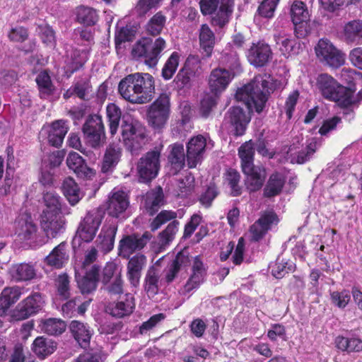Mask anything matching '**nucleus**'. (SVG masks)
I'll use <instances>...</instances> for the list:
<instances>
[{
  "mask_svg": "<svg viewBox=\"0 0 362 362\" xmlns=\"http://www.w3.org/2000/svg\"><path fill=\"white\" fill-rule=\"evenodd\" d=\"M100 269L95 264L88 269L85 276L81 279H77L78 286L83 294H88L94 291L99 281Z\"/></svg>",
  "mask_w": 362,
  "mask_h": 362,
  "instance_id": "obj_29",
  "label": "nucleus"
},
{
  "mask_svg": "<svg viewBox=\"0 0 362 362\" xmlns=\"http://www.w3.org/2000/svg\"><path fill=\"white\" fill-rule=\"evenodd\" d=\"M24 290V287L18 286L3 289L0 295V316L5 315L8 308L19 300Z\"/></svg>",
  "mask_w": 362,
  "mask_h": 362,
  "instance_id": "obj_28",
  "label": "nucleus"
},
{
  "mask_svg": "<svg viewBox=\"0 0 362 362\" xmlns=\"http://www.w3.org/2000/svg\"><path fill=\"white\" fill-rule=\"evenodd\" d=\"M44 303L42 294L34 292L18 304L14 316L18 320H25L38 313L42 309Z\"/></svg>",
  "mask_w": 362,
  "mask_h": 362,
  "instance_id": "obj_11",
  "label": "nucleus"
},
{
  "mask_svg": "<svg viewBox=\"0 0 362 362\" xmlns=\"http://www.w3.org/2000/svg\"><path fill=\"white\" fill-rule=\"evenodd\" d=\"M8 273L12 280L16 282L30 281L36 275L34 265L25 262L13 264Z\"/></svg>",
  "mask_w": 362,
  "mask_h": 362,
  "instance_id": "obj_30",
  "label": "nucleus"
},
{
  "mask_svg": "<svg viewBox=\"0 0 362 362\" xmlns=\"http://www.w3.org/2000/svg\"><path fill=\"white\" fill-rule=\"evenodd\" d=\"M199 44L206 57H209L215 45V35L207 24H203L199 29Z\"/></svg>",
  "mask_w": 362,
  "mask_h": 362,
  "instance_id": "obj_40",
  "label": "nucleus"
},
{
  "mask_svg": "<svg viewBox=\"0 0 362 362\" xmlns=\"http://www.w3.org/2000/svg\"><path fill=\"white\" fill-rule=\"evenodd\" d=\"M233 75L229 70L218 68L214 69L209 78L210 90L215 95L221 93L227 88Z\"/></svg>",
  "mask_w": 362,
  "mask_h": 362,
  "instance_id": "obj_21",
  "label": "nucleus"
},
{
  "mask_svg": "<svg viewBox=\"0 0 362 362\" xmlns=\"http://www.w3.org/2000/svg\"><path fill=\"white\" fill-rule=\"evenodd\" d=\"M141 124L134 120L130 116H124L122 118V123L121 125V134L122 140H125L126 139H129V136H132L136 130H137V136L141 135V130L138 129L139 126Z\"/></svg>",
  "mask_w": 362,
  "mask_h": 362,
  "instance_id": "obj_55",
  "label": "nucleus"
},
{
  "mask_svg": "<svg viewBox=\"0 0 362 362\" xmlns=\"http://www.w3.org/2000/svg\"><path fill=\"white\" fill-rule=\"evenodd\" d=\"M177 213L172 211L164 210L160 211L151 223V230L155 231L162 225L170 221L166 228L158 236V242L161 247L168 245L175 238L178 230L180 223L175 218Z\"/></svg>",
  "mask_w": 362,
  "mask_h": 362,
  "instance_id": "obj_7",
  "label": "nucleus"
},
{
  "mask_svg": "<svg viewBox=\"0 0 362 362\" xmlns=\"http://www.w3.org/2000/svg\"><path fill=\"white\" fill-rule=\"evenodd\" d=\"M274 39L284 56L288 57L291 54L298 53L297 41L284 30L276 32L274 35Z\"/></svg>",
  "mask_w": 362,
  "mask_h": 362,
  "instance_id": "obj_31",
  "label": "nucleus"
},
{
  "mask_svg": "<svg viewBox=\"0 0 362 362\" xmlns=\"http://www.w3.org/2000/svg\"><path fill=\"white\" fill-rule=\"evenodd\" d=\"M68 126L65 121L58 120L52 122L47 132V140L50 145L59 148L61 146L65 135L68 132Z\"/></svg>",
  "mask_w": 362,
  "mask_h": 362,
  "instance_id": "obj_32",
  "label": "nucleus"
},
{
  "mask_svg": "<svg viewBox=\"0 0 362 362\" xmlns=\"http://www.w3.org/2000/svg\"><path fill=\"white\" fill-rule=\"evenodd\" d=\"M40 226L45 234V239L54 238L65 230V221L60 214L42 212L40 216Z\"/></svg>",
  "mask_w": 362,
  "mask_h": 362,
  "instance_id": "obj_15",
  "label": "nucleus"
},
{
  "mask_svg": "<svg viewBox=\"0 0 362 362\" xmlns=\"http://www.w3.org/2000/svg\"><path fill=\"white\" fill-rule=\"evenodd\" d=\"M147 264V258L142 254H136L129 258L127 263V278L130 284L136 286L141 276V272Z\"/></svg>",
  "mask_w": 362,
  "mask_h": 362,
  "instance_id": "obj_26",
  "label": "nucleus"
},
{
  "mask_svg": "<svg viewBox=\"0 0 362 362\" xmlns=\"http://www.w3.org/2000/svg\"><path fill=\"white\" fill-rule=\"evenodd\" d=\"M279 1V0H264L258 7L259 15L267 18L273 17Z\"/></svg>",
  "mask_w": 362,
  "mask_h": 362,
  "instance_id": "obj_61",
  "label": "nucleus"
},
{
  "mask_svg": "<svg viewBox=\"0 0 362 362\" xmlns=\"http://www.w3.org/2000/svg\"><path fill=\"white\" fill-rule=\"evenodd\" d=\"M35 81L37 84L41 98L47 99L53 94L54 86L47 71H43L39 73Z\"/></svg>",
  "mask_w": 362,
  "mask_h": 362,
  "instance_id": "obj_48",
  "label": "nucleus"
},
{
  "mask_svg": "<svg viewBox=\"0 0 362 362\" xmlns=\"http://www.w3.org/2000/svg\"><path fill=\"white\" fill-rule=\"evenodd\" d=\"M82 131L86 143L93 148H99L105 141V127L102 117L90 115L83 125Z\"/></svg>",
  "mask_w": 362,
  "mask_h": 362,
  "instance_id": "obj_8",
  "label": "nucleus"
},
{
  "mask_svg": "<svg viewBox=\"0 0 362 362\" xmlns=\"http://www.w3.org/2000/svg\"><path fill=\"white\" fill-rule=\"evenodd\" d=\"M72 86L76 96L83 100L88 99V95L92 91V86L88 78H80L74 82Z\"/></svg>",
  "mask_w": 362,
  "mask_h": 362,
  "instance_id": "obj_58",
  "label": "nucleus"
},
{
  "mask_svg": "<svg viewBox=\"0 0 362 362\" xmlns=\"http://www.w3.org/2000/svg\"><path fill=\"white\" fill-rule=\"evenodd\" d=\"M317 59L332 68H339L344 64V54L327 39H320L315 47Z\"/></svg>",
  "mask_w": 362,
  "mask_h": 362,
  "instance_id": "obj_10",
  "label": "nucleus"
},
{
  "mask_svg": "<svg viewBox=\"0 0 362 362\" xmlns=\"http://www.w3.org/2000/svg\"><path fill=\"white\" fill-rule=\"evenodd\" d=\"M291 16L294 25L305 23L309 19L306 5L301 1H295L291 7Z\"/></svg>",
  "mask_w": 362,
  "mask_h": 362,
  "instance_id": "obj_49",
  "label": "nucleus"
},
{
  "mask_svg": "<svg viewBox=\"0 0 362 362\" xmlns=\"http://www.w3.org/2000/svg\"><path fill=\"white\" fill-rule=\"evenodd\" d=\"M134 308V298L127 293L121 300L110 303L106 306L105 311L114 317L122 318L132 314Z\"/></svg>",
  "mask_w": 362,
  "mask_h": 362,
  "instance_id": "obj_20",
  "label": "nucleus"
},
{
  "mask_svg": "<svg viewBox=\"0 0 362 362\" xmlns=\"http://www.w3.org/2000/svg\"><path fill=\"white\" fill-rule=\"evenodd\" d=\"M165 203L163 189L158 187L148 192L145 197L144 206L147 212L153 216Z\"/></svg>",
  "mask_w": 362,
  "mask_h": 362,
  "instance_id": "obj_35",
  "label": "nucleus"
},
{
  "mask_svg": "<svg viewBox=\"0 0 362 362\" xmlns=\"http://www.w3.org/2000/svg\"><path fill=\"white\" fill-rule=\"evenodd\" d=\"M168 161L174 173L180 171L185 165V155L184 146L180 144H174L171 146V150L168 156Z\"/></svg>",
  "mask_w": 362,
  "mask_h": 362,
  "instance_id": "obj_43",
  "label": "nucleus"
},
{
  "mask_svg": "<svg viewBox=\"0 0 362 362\" xmlns=\"http://www.w3.org/2000/svg\"><path fill=\"white\" fill-rule=\"evenodd\" d=\"M57 349V343L43 336L37 337L33 342L32 350L40 358H45Z\"/></svg>",
  "mask_w": 362,
  "mask_h": 362,
  "instance_id": "obj_34",
  "label": "nucleus"
},
{
  "mask_svg": "<svg viewBox=\"0 0 362 362\" xmlns=\"http://www.w3.org/2000/svg\"><path fill=\"white\" fill-rule=\"evenodd\" d=\"M234 0H221V5L211 15L213 26L223 28L229 23L233 12Z\"/></svg>",
  "mask_w": 362,
  "mask_h": 362,
  "instance_id": "obj_24",
  "label": "nucleus"
},
{
  "mask_svg": "<svg viewBox=\"0 0 362 362\" xmlns=\"http://www.w3.org/2000/svg\"><path fill=\"white\" fill-rule=\"evenodd\" d=\"M69 283V278L66 274L59 275L56 281L58 294L64 299L68 298L70 296Z\"/></svg>",
  "mask_w": 362,
  "mask_h": 362,
  "instance_id": "obj_63",
  "label": "nucleus"
},
{
  "mask_svg": "<svg viewBox=\"0 0 362 362\" xmlns=\"http://www.w3.org/2000/svg\"><path fill=\"white\" fill-rule=\"evenodd\" d=\"M316 86L326 99L339 102L346 107L353 103L350 90L339 84L328 74H320L317 76Z\"/></svg>",
  "mask_w": 362,
  "mask_h": 362,
  "instance_id": "obj_5",
  "label": "nucleus"
},
{
  "mask_svg": "<svg viewBox=\"0 0 362 362\" xmlns=\"http://www.w3.org/2000/svg\"><path fill=\"white\" fill-rule=\"evenodd\" d=\"M160 152L153 150L147 152L140 158L138 163V172L144 182H148L155 178L160 169Z\"/></svg>",
  "mask_w": 362,
  "mask_h": 362,
  "instance_id": "obj_12",
  "label": "nucleus"
},
{
  "mask_svg": "<svg viewBox=\"0 0 362 362\" xmlns=\"http://www.w3.org/2000/svg\"><path fill=\"white\" fill-rule=\"evenodd\" d=\"M19 236L21 239L29 240L30 243L39 245H42L47 242L45 237L39 234L37 225L30 221H25L21 225Z\"/></svg>",
  "mask_w": 362,
  "mask_h": 362,
  "instance_id": "obj_37",
  "label": "nucleus"
},
{
  "mask_svg": "<svg viewBox=\"0 0 362 362\" xmlns=\"http://www.w3.org/2000/svg\"><path fill=\"white\" fill-rule=\"evenodd\" d=\"M129 206L127 193L122 189H113L110 192L107 206L110 216L118 218L122 216Z\"/></svg>",
  "mask_w": 362,
  "mask_h": 362,
  "instance_id": "obj_17",
  "label": "nucleus"
},
{
  "mask_svg": "<svg viewBox=\"0 0 362 362\" xmlns=\"http://www.w3.org/2000/svg\"><path fill=\"white\" fill-rule=\"evenodd\" d=\"M199 67V62L197 58L188 57L173 80L175 87L178 89L190 87L191 77L196 74Z\"/></svg>",
  "mask_w": 362,
  "mask_h": 362,
  "instance_id": "obj_18",
  "label": "nucleus"
},
{
  "mask_svg": "<svg viewBox=\"0 0 362 362\" xmlns=\"http://www.w3.org/2000/svg\"><path fill=\"white\" fill-rule=\"evenodd\" d=\"M149 240L150 235L147 233L142 235L138 234L124 235L119 242V256L124 259H129L133 253L142 250Z\"/></svg>",
  "mask_w": 362,
  "mask_h": 362,
  "instance_id": "obj_13",
  "label": "nucleus"
},
{
  "mask_svg": "<svg viewBox=\"0 0 362 362\" xmlns=\"http://www.w3.org/2000/svg\"><path fill=\"white\" fill-rule=\"evenodd\" d=\"M43 200L45 208L42 212L49 214H60L62 212V199L53 189L44 192Z\"/></svg>",
  "mask_w": 362,
  "mask_h": 362,
  "instance_id": "obj_45",
  "label": "nucleus"
},
{
  "mask_svg": "<svg viewBox=\"0 0 362 362\" xmlns=\"http://www.w3.org/2000/svg\"><path fill=\"white\" fill-rule=\"evenodd\" d=\"M160 270L154 266L151 267L145 277L144 289L147 293L155 295L158 290Z\"/></svg>",
  "mask_w": 362,
  "mask_h": 362,
  "instance_id": "obj_50",
  "label": "nucleus"
},
{
  "mask_svg": "<svg viewBox=\"0 0 362 362\" xmlns=\"http://www.w3.org/2000/svg\"><path fill=\"white\" fill-rule=\"evenodd\" d=\"M64 196L71 205L76 204L83 197L77 183L71 177H66L62 185Z\"/></svg>",
  "mask_w": 362,
  "mask_h": 362,
  "instance_id": "obj_44",
  "label": "nucleus"
},
{
  "mask_svg": "<svg viewBox=\"0 0 362 362\" xmlns=\"http://www.w3.org/2000/svg\"><path fill=\"white\" fill-rule=\"evenodd\" d=\"M255 149L263 156L273 157L266 146L265 140L262 138H259L255 143L250 140L240 146L238 155L241 159L243 172L247 176L246 186L250 192L259 190L262 187L266 177L265 169L262 166L254 165Z\"/></svg>",
  "mask_w": 362,
  "mask_h": 362,
  "instance_id": "obj_2",
  "label": "nucleus"
},
{
  "mask_svg": "<svg viewBox=\"0 0 362 362\" xmlns=\"http://www.w3.org/2000/svg\"><path fill=\"white\" fill-rule=\"evenodd\" d=\"M138 129L141 130V133L139 136H137V130H136L129 139H126L123 141L127 149L132 154H136L147 141L145 127L141 124Z\"/></svg>",
  "mask_w": 362,
  "mask_h": 362,
  "instance_id": "obj_47",
  "label": "nucleus"
},
{
  "mask_svg": "<svg viewBox=\"0 0 362 362\" xmlns=\"http://www.w3.org/2000/svg\"><path fill=\"white\" fill-rule=\"evenodd\" d=\"M37 31L42 41L47 47L54 48L56 46L55 33L52 28L47 24L39 25Z\"/></svg>",
  "mask_w": 362,
  "mask_h": 362,
  "instance_id": "obj_57",
  "label": "nucleus"
},
{
  "mask_svg": "<svg viewBox=\"0 0 362 362\" xmlns=\"http://www.w3.org/2000/svg\"><path fill=\"white\" fill-rule=\"evenodd\" d=\"M286 179L281 173H272L264 188L263 195L267 198H272L279 195L285 185Z\"/></svg>",
  "mask_w": 362,
  "mask_h": 362,
  "instance_id": "obj_36",
  "label": "nucleus"
},
{
  "mask_svg": "<svg viewBox=\"0 0 362 362\" xmlns=\"http://www.w3.org/2000/svg\"><path fill=\"white\" fill-rule=\"evenodd\" d=\"M117 230V227L112 225L102 228L97 241L98 246L104 252H109L113 249Z\"/></svg>",
  "mask_w": 362,
  "mask_h": 362,
  "instance_id": "obj_41",
  "label": "nucleus"
},
{
  "mask_svg": "<svg viewBox=\"0 0 362 362\" xmlns=\"http://www.w3.org/2000/svg\"><path fill=\"white\" fill-rule=\"evenodd\" d=\"M122 154L119 144H110L106 148L101 166L103 173H108L117 165Z\"/></svg>",
  "mask_w": 362,
  "mask_h": 362,
  "instance_id": "obj_33",
  "label": "nucleus"
},
{
  "mask_svg": "<svg viewBox=\"0 0 362 362\" xmlns=\"http://www.w3.org/2000/svg\"><path fill=\"white\" fill-rule=\"evenodd\" d=\"M192 274L184 286V291L189 293L197 289L204 282L206 276V269L199 256H196L193 260Z\"/></svg>",
  "mask_w": 362,
  "mask_h": 362,
  "instance_id": "obj_23",
  "label": "nucleus"
},
{
  "mask_svg": "<svg viewBox=\"0 0 362 362\" xmlns=\"http://www.w3.org/2000/svg\"><path fill=\"white\" fill-rule=\"evenodd\" d=\"M170 114V98L162 94L148 107V122L153 128L160 129L167 124Z\"/></svg>",
  "mask_w": 362,
  "mask_h": 362,
  "instance_id": "obj_9",
  "label": "nucleus"
},
{
  "mask_svg": "<svg viewBox=\"0 0 362 362\" xmlns=\"http://www.w3.org/2000/svg\"><path fill=\"white\" fill-rule=\"evenodd\" d=\"M240 175L238 172L233 169H229L225 175V184L230 189L233 197H238L242 193V187L239 185Z\"/></svg>",
  "mask_w": 362,
  "mask_h": 362,
  "instance_id": "obj_54",
  "label": "nucleus"
},
{
  "mask_svg": "<svg viewBox=\"0 0 362 362\" xmlns=\"http://www.w3.org/2000/svg\"><path fill=\"white\" fill-rule=\"evenodd\" d=\"M249 63L259 68L267 65L273 58V52L269 44L264 41L253 42L247 52Z\"/></svg>",
  "mask_w": 362,
  "mask_h": 362,
  "instance_id": "obj_14",
  "label": "nucleus"
},
{
  "mask_svg": "<svg viewBox=\"0 0 362 362\" xmlns=\"http://www.w3.org/2000/svg\"><path fill=\"white\" fill-rule=\"evenodd\" d=\"M40 327L42 332L48 335L58 336L65 332L66 324L59 318L50 317L42 320Z\"/></svg>",
  "mask_w": 362,
  "mask_h": 362,
  "instance_id": "obj_42",
  "label": "nucleus"
},
{
  "mask_svg": "<svg viewBox=\"0 0 362 362\" xmlns=\"http://www.w3.org/2000/svg\"><path fill=\"white\" fill-rule=\"evenodd\" d=\"M273 90L274 84L269 78L258 75L251 83L237 91L236 99L244 102L247 112L240 106L230 107L226 112L223 122L233 128L234 135L239 136L245 134L250 122V112L253 110L258 113L262 112Z\"/></svg>",
  "mask_w": 362,
  "mask_h": 362,
  "instance_id": "obj_1",
  "label": "nucleus"
},
{
  "mask_svg": "<svg viewBox=\"0 0 362 362\" xmlns=\"http://www.w3.org/2000/svg\"><path fill=\"white\" fill-rule=\"evenodd\" d=\"M66 244L61 243L45 258L46 263L56 269L62 268L67 262L69 255L66 252Z\"/></svg>",
  "mask_w": 362,
  "mask_h": 362,
  "instance_id": "obj_39",
  "label": "nucleus"
},
{
  "mask_svg": "<svg viewBox=\"0 0 362 362\" xmlns=\"http://www.w3.org/2000/svg\"><path fill=\"white\" fill-rule=\"evenodd\" d=\"M180 54L173 52L165 62L162 69V77L165 80H170L175 74L180 62Z\"/></svg>",
  "mask_w": 362,
  "mask_h": 362,
  "instance_id": "obj_56",
  "label": "nucleus"
},
{
  "mask_svg": "<svg viewBox=\"0 0 362 362\" xmlns=\"http://www.w3.org/2000/svg\"><path fill=\"white\" fill-rule=\"evenodd\" d=\"M85 53L81 52L79 50H75L71 57V61L66 65V72L71 76L74 72L79 70L86 63V57Z\"/></svg>",
  "mask_w": 362,
  "mask_h": 362,
  "instance_id": "obj_59",
  "label": "nucleus"
},
{
  "mask_svg": "<svg viewBox=\"0 0 362 362\" xmlns=\"http://www.w3.org/2000/svg\"><path fill=\"white\" fill-rule=\"evenodd\" d=\"M319 144L315 138H311L306 142L305 146L303 147L301 150L293 153L296 149L295 144L291 145L288 148V154L291 158V162L294 163L303 164L308 161L316 152L318 148Z\"/></svg>",
  "mask_w": 362,
  "mask_h": 362,
  "instance_id": "obj_22",
  "label": "nucleus"
},
{
  "mask_svg": "<svg viewBox=\"0 0 362 362\" xmlns=\"http://www.w3.org/2000/svg\"><path fill=\"white\" fill-rule=\"evenodd\" d=\"M163 0H139L135 11L139 16H145L153 8H157Z\"/></svg>",
  "mask_w": 362,
  "mask_h": 362,
  "instance_id": "obj_62",
  "label": "nucleus"
},
{
  "mask_svg": "<svg viewBox=\"0 0 362 362\" xmlns=\"http://www.w3.org/2000/svg\"><path fill=\"white\" fill-rule=\"evenodd\" d=\"M107 117L109 122L110 132L112 135L116 134L121 119V110L114 103L109 104L106 107Z\"/></svg>",
  "mask_w": 362,
  "mask_h": 362,
  "instance_id": "obj_52",
  "label": "nucleus"
},
{
  "mask_svg": "<svg viewBox=\"0 0 362 362\" xmlns=\"http://www.w3.org/2000/svg\"><path fill=\"white\" fill-rule=\"evenodd\" d=\"M76 18L81 23L88 26L93 25L98 21L97 11L90 7L79 6L76 9Z\"/></svg>",
  "mask_w": 362,
  "mask_h": 362,
  "instance_id": "obj_51",
  "label": "nucleus"
},
{
  "mask_svg": "<svg viewBox=\"0 0 362 362\" xmlns=\"http://www.w3.org/2000/svg\"><path fill=\"white\" fill-rule=\"evenodd\" d=\"M221 62L230 69L233 76L242 71L239 55L235 50L230 48V45L223 50Z\"/></svg>",
  "mask_w": 362,
  "mask_h": 362,
  "instance_id": "obj_46",
  "label": "nucleus"
},
{
  "mask_svg": "<svg viewBox=\"0 0 362 362\" xmlns=\"http://www.w3.org/2000/svg\"><path fill=\"white\" fill-rule=\"evenodd\" d=\"M69 329L81 348L86 349L89 346L93 331L88 324L73 320L69 325Z\"/></svg>",
  "mask_w": 362,
  "mask_h": 362,
  "instance_id": "obj_25",
  "label": "nucleus"
},
{
  "mask_svg": "<svg viewBox=\"0 0 362 362\" xmlns=\"http://www.w3.org/2000/svg\"><path fill=\"white\" fill-rule=\"evenodd\" d=\"M194 177L191 173L186 175L184 178L180 179L177 182V196L185 197L189 194L194 188Z\"/></svg>",
  "mask_w": 362,
  "mask_h": 362,
  "instance_id": "obj_60",
  "label": "nucleus"
},
{
  "mask_svg": "<svg viewBox=\"0 0 362 362\" xmlns=\"http://www.w3.org/2000/svg\"><path fill=\"white\" fill-rule=\"evenodd\" d=\"M206 146V140L202 135L194 136L188 141L186 158L189 168H195L202 163Z\"/></svg>",
  "mask_w": 362,
  "mask_h": 362,
  "instance_id": "obj_16",
  "label": "nucleus"
},
{
  "mask_svg": "<svg viewBox=\"0 0 362 362\" xmlns=\"http://www.w3.org/2000/svg\"><path fill=\"white\" fill-rule=\"evenodd\" d=\"M347 175V171L344 168L338 166L329 173L327 182L333 187L337 182L342 183Z\"/></svg>",
  "mask_w": 362,
  "mask_h": 362,
  "instance_id": "obj_64",
  "label": "nucleus"
},
{
  "mask_svg": "<svg viewBox=\"0 0 362 362\" xmlns=\"http://www.w3.org/2000/svg\"><path fill=\"white\" fill-rule=\"evenodd\" d=\"M167 44L163 37L153 40L151 37H142L135 42L132 49V56L134 59H144L146 65L155 67Z\"/></svg>",
  "mask_w": 362,
  "mask_h": 362,
  "instance_id": "obj_4",
  "label": "nucleus"
},
{
  "mask_svg": "<svg viewBox=\"0 0 362 362\" xmlns=\"http://www.w3.org/2000/svg\"><path fill=\"white\" fill-rule=\"evenodd\" d=\"M165 22L166 17L161 12H158L148 21L146 30L151 35H158L162 32Z\"/></svg>",
  "mask_w": 362,
  "mask_h": 362,
  "instance_id": "obj_53",
  "label": "nucleus"
},
{
  "mask_svg": "<svg viewBox=\"0 0 362 362\" xmlns=\"http://www.w3.org/2000/svg\"><path fill=\"white\" fill-rule=\"evenodd\" d=\"M343 35L347 43L362 44V21L353 20L346 23Z\"/></svg>",
  "mask_w": 362,
  "mask_h": 362,
  "instance_id": "obj_38",
  "label": "nucleus"
},
{
  "mask_svg": "<svg viewBox=\"0 0 362 362\" xmlns=\"http://www.w3.org/2000/svg\"><path fill=\"white\" fill-rule=\"evenodd\" d=\"M66 164L78 177L83 179H91L95 176V171L88 167L83 158L77 153H70L66 158Z\"/></svg>",
  "mask_w": 362,
  "mask_h": 362,
  "instance_id": "obj_27",
  "label": "nucleus"
},
{
  "mask_svg": "<svg viewBox=\"0 0 362 362\" xmlns=\"http://www.w3.org/2000/svg\"><path fill=\"white\" fill-rule=\"evenodd\" d=\"M154 90V78L147 73L129 74L118 85V91L121 96L134 104H144L151 101Z\"/></svg>",
  "mask_w": 362,
  "mask_h": 362,
  "instance_id": "obj_3",
  "label": "nucleus"
},
{
  "mask_svg": "<svg viewBox=\"0 0 362 362\" xmlns=\"http://www.w3.org/2000/svg\"><path fill=\"white\" fill-rule=\"evenodd\" d=\"M104 211L97 208L89 211L81 221L76 235L72 240L74 249L80 247L81 243H90L95 238L104 217Z\"/></svg>",
  "mask_w": 362,
  "mask_h": 362,
  "instance_id": "obj_6",
  "label": "nucleus"
},
{
  "mask_svg": "<svg viewBox=\"0 0 362 362\" xmlns=\"http://www.w3.org/2000/svg\"><path fill=\"white\" fill-rule=\"evenodd\" d=\"M279 218L277 215L272 211H265L262 214L250 227L252 239L258 241L270 230L273 225L277 224Z\"/></svg>",
  "mask_w": 362,
  "mask_h": 362,
  "instance_id": "obj_19",
  "label": "nucleus"
}]
</instances>
